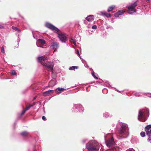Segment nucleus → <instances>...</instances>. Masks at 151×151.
<instances>
[{"instance_id": "f704fd0d", "label": "nucleus", "mask_w": 151, "mask_h": 151, "mask_svg": "<svg viewBox=\"0 0 151 151\" xmlns=\"http://www.w3.org/2000/svg\"><path fill=\"white\" fill-rule=\"evenodd\" d=\"M12 29L14 30H17L18 29V28L17 27H15L14 26L12 27Z\"/></svg>"}, {"instance_id": "c03bdc74", "label": "nucleus", "mask_w": 151, "mask_h": 151, "mask_svg": "<svg viewBox=\"0 0 151 151\" xmlns=\"http://www.w3.org/2000/svg\"><path fill=\"white\" fill-rule=\"evenodd\" d=\"M36 98H37V97L36 96L35 97L33 98V100H35V99H36Z\"/></svg>"}, {"instance_id": "e433bc0d", "label": "nucleus", "mask_w": 151, "mask_h": 151, "mask_svg": "<svg viewBox=\"0 0 151 151\" xmlns=\"http://www.w3.org/2000/svg\"><path fill=\"white\" fill-rule=\"evenodd\" d=\"M18 36H19V35H18ZM20 41V38L18 36V39H17V42L18 43V45L19 44V42Z\"/></svg>"}, {"instance_id": "9d476101", "label": "nucleus", "mask_w": 151, "mask_h": 151, "mask_svg": "<svg viewBox=\"0 0 151 151\" xmlns=\"http://www.w3.org/2000/svg\"><path fill=\"white\" fill-rule=\"evenodd\" d=\"M80 107L81 108V111H82L83 110V106L80 104H75L73 106L72 110L73 112H76V111H78V108Z\"/></svg>"}, {"instance_id": "39448f33", "label": "nucleus", "mask_w": 151, "mask_h": 151, "mask_svg": "<svg viewBox=\"0 0 151 151\" xmlns=\"http://www.w3.org/2000/svg\"><path fill=\"white\" fill-rule=\"evenodd\" d=\"M45 26L48 28L53 31L55 33H57L60 31V29L58 28L49 22H46Z\"/></svg>"}, {"instance_id": "5701e85b", "label": "nucleus", "mask_w": 151, "mask_h": 151, "mask_svg": "<svg viewBox=\"0 0 151 151\" xmlns=\"http://www.w3.org/2000/svg\"><path fill=\"white\" fill-rule=\"evenodd\" d=\"M70 41L71 42H72L73 43V44L74 45H76V40L75 39H73L72 38H70Z\"/></svg>"}, {"instance_id": "bb28decb", "label": "nucleus", "mask_w": 151, "mask_h": 151, "mask_svg": "<svg viewBox=\"0 0 151 151\" xmlns=\"http://www.w3.org/2000/svg\"><path fill=\"white\" fill-rule=\"evenodd\" d=\"M76 54H77L78 55V56H80V58L81 59V57H80V53H79V50H76Z\"/></svg>"}, {"instance_id": "58836bf2", "label": "nucleus", "mask_w": 151, "mask_h": 151, "mask_svg": "<svg viewBox=\"0 0 151 151\" xmlns=\"http://www.w3.org/2000/svg\"><path fill=\"white\" fill-rule=\"evenodd\" d=\"M4 27L1 25V24H0V29H3L4 28Z\"/></svg>"}, {"instance_id": "6ab92c4d", "label": "nucleus", "mask_w": 151, "mask_h": 151, "mask_svg": "<svg viewBox=\"0 0 151 151\" xmlns=\"http://www.w3.org/2000/svg\"><path fill=\"white\" fill-rule=\"evenodd\" d=\"M115 7V6L114 5H112L109 6L107 9V11L109 12H111L113 9H114Z\"/></svg>"}, {"instance_id": "c85d7f7f", "label": "nucleus", "mask_w": 151, "mask_h": 151, "mask_svg": "<svg viewBox=\"0 0 151 151\" xmlns=\"http://www.w3.org/2000/svg\"><path fill=\"white\" fill-rule=\"evenodd\" d=\"M32 106V105H30L29 106H27L26 108V109L25 110L26 111H27L29 110L30 109V107H31Z\"/></svg>"}, {"instance_id": "9b49d317", "label": "nucleus", "mask_w": 151, "mask_h": 151, "mask_svg": "<svg viewBox=\"0 0 151 151\" xmlns=\"http://www.w3.org/2000/svg\"><path fill=\"white\" fill-rule=\"evenodd\" d=\"M50 47L53 49H56L59 47V43L57 42H53L51 43Z\"/></svg>"}, {"instance_id": "a211bd4d", "label": "nucleus", "mask_w": 151, "mask_h": 151, "mask_svg": "<svg viewBox=\"0 0 151 151\" xmlns=\"http://www.w3.org/2000/svg\"><path fill=\"white\" fill-rule=\"evenodd\" d=\"M140 93H142L143 94H146V96H147L151 97V95L150 94L149 95H148L146 93H135L134 95L135 96H138V97L140 96L141 95L139 94Z\"/></svg>"}, {"instance_id": "4c0bfd02", "label": "nucleus", "mask_w": 151, "mask_h": 151, "mask_svg": "<svg viewBox=\"0 0 151 151\" xmlns=\"http://www.w3.org/2000/svg\"><path fill=\"white\" fill-rule=\"evenodd\" d=\"M42 119L43 120H45L46 117H45V116H43L42 117Z\"/></svg>"}, {"instance_id": "4be33fe9", "label": "nucleus", "mask_w": 151, "mask_h": 151, "mask_svg": "<svg viewBox=\"0 0 151 151\" xmlns=\"http://www.w3.org/2000/svg\"><path fill=\"white\" fill-rule=\"evenodd\" d=\"M78 68V66H72L69 68V70H72L75 69H77Z\"/></svg>"}, {"instance_id": "412c9836", "label": "nucleus", "mask_w": 151, "mask_h": 151, "mask_svg": "<svg viewBox=\"0 0 151 151\" xmlns=\"http://www.w3.org/2000/svg\"><path fill=\"white\" fill-rule=\"evenodd\" d=\"M37 43H41L42 44H45V41L44 40L41 39H38L37 40Z\"/></svg>"}, {"instance_id": "6e6552de", "label": "nucleus", "mask_w": 151, "mask_h": 151, "mask_svg": "<svg viewBox=\"0 0 151 151\" xmlns=\"http://www.w3.org/2000/svg\"><path fill=\"white\" fill-rule=\"evenodd\" d=\"M60 40L63 43H66L67 40V37L66 34L59 33L58 36Z\"/></svg>"}, {"instance_id": "f03ea898", "label": "nucleus", "mask_w": 151, "mask_h": 151, "mask_svg": "<svg viewBox=\"0 0 151 151\" xmlns=\"http://www.w3.org/2000/svg\"><path fill=\"white\" fill-rule=\"evenodd\" d=\"M37 61L43 65L48 71L52 72L54 67V63L52 62H48V58L43 56H40L37 58Z\"/></svg>"}, {"instance_id": "4468645a", "label": "nucleus", "mask_w": 151, "mask_h": 151, "mask_svg": "<svg viewBox=\"0 0 151 151\" xmlns=\"http://www.w3.org/2000/svg\"><path fill=\"white\" fill-rule=\"evenodd\" d=\"M101 15L102 16H104L107 18H110L111 16V14L109 13H108L105 11H101L100 12Z\"/></svg>"}, {"instance_id": "49530a36", "label": "nucleus", "mask_w": 151, "mask_h": 151, "mask_svg": "<svg viewBox=\"0 0 151 151\" xmlns=\"http://www.w3.org/2000/svg\"><path fill=\"white\" fill-rule=\"evenodd\" d=\"M148 1H150V0H147Z\"/></svg>"}, {"instance_id": "a18cd8bd", "label": "nucleus", "mask_w": 151, "mask_h": 151, "mask_svg": "<svg viewBox=\"0 0 151 151\" xmlns=\"http://www.w3.org/2000/svg\"><path fill=\"white\" fill-rule=\"evenodd\" d=\"M128 151H134V150H133H133H129Z\"/></svg>"}, {"instance_id": "ddd939ff", "label": "nucleus", "mask_w": 151, "mask_h": 151, "mask_svg": "<svg viewBox=\"0 0 151 151\" xmlns=\"http://www.w3.org/2000/svg\"><path fill=\"white\" fill-rule=\"evenodd\" d=\"M125 12V11L123 10H119V11H118L117 12L115 13L114 14V15L115 17H119V15L123 14Z\"/></svg>"}, {"instance_id": "7ed1b4c3", "label": "nucleus", "mask_w": 151, "mask_h": 151, "mask_svg": "<svg viewBox=\"0 0 151 151\" xmlns=\"http://www.w3.org/2000/svg\"><path fill=\"white\" fill-rule=\"evenodd\" d=\"M101 145L95 140H92L86 144V147L89 151H99Z\"/></svg>"}, {"instance_id": "dca6fc26", "label": "nucleus", "mask_w": 151, "mask_h": 151, "mask_svg": "<svg viewBox=\"0 0 151 151\" xmlns=\"http://www.w3.org/2000/svg\"><path fill=\"white\" fill-rule=\"evenodd\" d=\"M65 90V88H58L55 89L56 93H60L62 92L63 91Z\"/></svg>"}, {"instance_id": "1a4fd4ad", "label": "nucleus", "mask_w": 151, "mask_h": 151, "mask_svg": "<svg viewBox=\"0 0 151 151\" xmlns=\"http://www.w3.org/2000/svg\"><path fill=\"white\" fill-rule=\"evenodd\" d=\"M114 143V142L113 137L109 139L108 140L106 141V145L109 147L111 146Z\"/></svg>"}, {"instance_id": "c9c22d12", "label": "nucleus", "mask_w": 151, "mask_h": 151, "mask_svg": "<svg viewBox=\"0 0 151 151\" xmlns=\"http://www.w3.org/2000/svg\"><path fill=\"white\" fill-rule=\"evenodd\" d=\"M26 111L24 109V110L21 113V115H23L26 112Z\"/></svg>"}, {"instance_id": "c756f323", "label": "nucleus", "mask_w": 151, "mask_h": 151, "mask_svg": "<svg viewBox=\"0 0 151 151\" xmlns=\"http://www.w3.org/2000/svg\"><path fill=\"white\" fill-rule=\"evenodd\" d=\"M1 52L3 53H5V50L4 47L2 46L1 47Z\"/></svg>"}, {"instance_id": "ea45409f", "label": "nucleus", "mask_w": 151, "mask_h": 151, "mask_svg": "<svg viewBox=\"0 0 151 151\" xmlns=\"http://www.w3.org/2000/svg\"><path fill=\"white\" fill-rule=\"evenodd\" d=\"M87 140L86 139H83V141H82V142H83V143H85V142H86V141Z\"/></svg>"}, {"instance_id": "f257e3e1", "label": "nucleus", "mask_w": 151, "mask_h": 151, "mask_svg": "<svg viewBox=\"0 0 151 151\" xmlns=\"http://www.w3.org/2000/svg\"><path fill=\"white\" fill-rule=\"evenodd\" d=\"M119 125L120 127L118 130V133L119 135H122L119 138V139L127 138L129 136V129L127 124L125 123H119L116 125L114 124H112V126L116 129L118 126Z\"/></svg>"}, {"instance_id": "72a5a7b5", "label": "nucleus", "mask_w": 151, "mask_h": 151, "mask_svg": "<svg viewBox=\"0 0 151 151\" xmlns=\"http://www.w3.org/2000/svg\"><path fill=\"white\" fill-rule=\"evenodd\" d=\"M37 46L39 47H43L41 45H38L37 42L36 43Z\"/></svg>"}, {"instance_id": "a878e982", "label": "nucleus", "mask_w": 151, "mask_h": 151, "mask_svg": "<svg viewBox=\"0 0 151 151\" xmlns=\"http://www.w3.org/2000/svg\"><path fill=\"white\" fill-rule=\"evenodd\" d=\"M140 134L141 136L142 137H145V133L144 132H142Z\"/></svg>"}, {"instance_id": "79ce46f5", "label": "nucleus", "mask_w": 151, "mask_h": 151, "mask_svg": "<svg viewBox=\"0 0 151 151\" xmlns=\"http://www.w3.org/2000/svg\"><path fill=\"white\" fill-rule=\"evenodd\" d=\"M114 88L116 89V90L118 92H121V91H119L118 90L116 89L115 88Z\"/></svg>"}, {"instance_id": "0eeeda50", "label": "nucleus", "mask_w": 151, "mask_h": 151, "mask_svg": "<svg viewBox=\"0 0 151 151\" xmlns=\"http://www.w3.org/2000/svg\"><path fill=\"white\" fill-rule=\"evenodd\" d=\"M146 134L149 137L147 139L151 143V124L147 125L145 128Z\"/></svg>"}, {"instance_id": "393cba45", "label": "nucleus", "mask_w": 151, "mask_h": 151, "mask_svg": "<svg viewBox=\"0 0 151 151\" xmlns=\"http://www.w3.org/2000/svg\"><path fill=\"white\" fill-rule=\"evenodd\" d=\"M106 29H113V28L112 26L110 25H106Z\"/></svg>"}, {"instance_id": "f3484780", "label": "nucleus", "mask_w": 151, "mask_h": 151, "mask_svg": "<svg viewBox=\"0 0 151 151\" xmlns=\"http://www.w3.org/2000/svg\"><path fill=\"white\" fill-rule=\"evenodd\" d=\"M29 133L26 131H24L21 132L20 134L23 137H26L28 134Z\"/></svg>"}, {"instance_id": "a19ab883", "label": "nucleus", "mask_w": 151, "mask_h": 151, "mask_svg": "<svg viewBox=\"0 0 151 151\" xmlns=\"http://www.w3.org/2000/svg\"><path fill=\"white\" fill-rule=\"evenodd\" d=\"M82 62L84 63V62H86V61L85 60H83V59H82Z\"/></svg>"}, {"instance_id": "cd10ccee", "label": "nucleus", "mask_w": 151, "mask_h": 151, "mask_svg": "<svg viewBox=\"0 0 151 151\" xmlns=\"http://www.w3.org/2000/svg\"><path fill=\"white\" fill-rule=\"evenodd\" d=\"M11 73L13 75H16L17 74L16 72L14 70L11 71Z\"/></svg>"}, {"instance_id": "f8f14e48", "label": "nucleus", "mask_w": 151, "mask_h": 151, "mask_svg": "<svg viewBox=\"0 0 151 151\" xmlns=\"http://www.w3.org/2000/svg\"><path fill=\"white\" fill-rule=\"evenodd\" d=\"M54 91L53 90H50L44 92L43 93V96H49L51 94L53 93Z\"/></svg>"}, {"instance_id": "37998d69", "label": "nucleus", "mask_w": 151, "mask_h": 151, "mask_svg": "<svg viewBox=\"0 0 151 151\" xmlns=\"http://www.w3.org/2000/svg\"><path fill=\"white\" fill-rule=\"evenodd\" d=\"M17 30L18 32H21V30H20V29H17Z\"/></svg>"}, {"instance_id": "aec40b11", "label": "nucleus", "mask_w": 151, "mask_h": 151, "mask_svg": "<svg viewBox=\"0 0 151 151\" xmlns=\"http://www.w3.org/2000/svg\"><path fill=\"white\" fill-rule=\"evenodd\" d=\"M103 116L105 118H107L108 117H111L112 116L109 113L107 112H105L103 114Z\"/></svg>"}, {"instance_id": "2f4dec72", "label": "nucleus", "mask_w": 151, "mask_h": 151, "mask_svg": "<svg viewBox=\"0 0 151 151\" xmlns=\"http://www.w3.org/2000/svg\"><path fill=\"white\" fill-rule=\"evenodd\" d=\"M92 75L93 77L97 79V78L96 76L95 73L94 72H93L92 73Z\"/></svg>"}, {"instance_id": "de8ad7c7", "label": "nucleus", "mask_w": 151, "mask_h": 151, "mask_svg": "<svg viewBox=\"0 0 151 151\" xmlns=\"http://www.w3.org/2000/svg\"><path fill=\"white\" fill-rule=\"evenodd\" d=\"M113 22H114V21H112V23H113Z\"/></svg>"}, {"instance_id": "b1692460", "label": "nucleus", "mask_w": 151, "mask_h": 151, "mask_svg": "<svg viewBox=\"0 0 151 151\" xmlns=\"http://www.w3.org/2000/svg\"><path fill=\"white\" fill-rule=\"evenodd\" d=\"M32 35H33V38L35 39L36 40H37L38 38L37 37H38V34H35L33 32H32Z\"/></svg>"}, {"instance_id": "2eb2a0df", "label": "nucleus", "mask_w": 151, "mask_h": 151, "mask_svg": "<svg viewBox=\"0 0 151 151\" xmlns=\"http://www.w3.org/2000/svg\"><path fill=\"white\" fill-rule=\"evenodd\" d=\"M94 17L93 15H90L86 18V19L89 22L94 19Z\"/></svg>"}, {"instance_id": "7c9ffc66", "label": "nucleus", "mask_w": 151, "mask_h": 151, "mask_svg": "<svg viewBox=\"0 0 151 151\" xmlns=\"http://www.w3.org/2000/svg\"><path fill=\"white\" fill-rule=\"evenodd\" d=\"M78 111H76V112H80V113H82L83 111H84L83 107V110L82 111H80V110H81V108H80V107L78 108Z\"/></svg>"}, {"instance_id": "20e7f679", "label": "nucleus", "mask_w": 151, "mask_h": 151, "mask_svg": "<svg viewBox=\"0 0 151 151\" xmlns=\"http://www.w3.org/2000/svg\"><path fill=\"white\" fill-rule=\"evenodd\" d=\"M149 114V110L148 109L145 108L140 109L139 111L138 119L140 121L145 122L147 120Z\"/></svg>"}, {"instance_id": "473e14b6", "label": "nucleus", "mask_w": 151, "mask_h": 151, "mask_svg": "<svg viewBox=\"0 0 151 151\" xmlns=\"http://www.w3.org/2000/svg\"><path fill=\"white\" fill-rule=\"evenodd\" d=\"M92 28L93 29H97V26L96 25H93L92 26Z\"/></svg>"}, {"instance_id": "423d86ee", "label": "nucleus", "mask_w": 151, "mask_h": 151, "mask_svg": "<svg viewBox=\"0 0 151 151\" xmlns=\"http://www.w3.org/2000/svg\"><path fill=\"white\" fill-rule=\"evenodd\" d=\"M137 5V2L135 1L133 3L131 4L130 5L128 6H127V9L129 11L128 13L130 14H132L133 13L136 12V10L135 9V8Z\"/></svg>"}]
</instances>
